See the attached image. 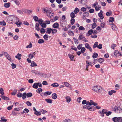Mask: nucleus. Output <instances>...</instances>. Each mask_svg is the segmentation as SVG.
Listing matches in <instances>:
<instances>
[{"label": "nucleus", "instance_id": "obj_2", "mask_svg": "<svg viewBox=\"0 0 122 122\" xmlns=\"http://www.w3.org/2000/svg\"><path fill=\"white\" fill-rule=\"evenodd\" d=\"M112 110L115 113H118L122 112V109L120 107L115 106L113 107Z\"/></svg>", "mask_w": 122, "mask_h": 122}, {"label": "nucleus", "instance_id": "obj_16", "mask_svg": "<svg viewBox=\"0 0 122 122\" xmlns=\"http://www.w3.org/2000/svg\"><path fill=\"white\" fill-rule=\"evenodd\" d=\"M1 98L4 100H8L9 99V98L7 97H6L5 96H3V95H1L0 96Z\"/></svg>", "mask_w": 122, "mask_h": 122}, {"label": "nucleus", "instance_id": "obj_8", "mask_svg": "<svg viewBox=\"0 0 122 122\" xmlns=\"http://www.w3.org/2000/svg\"><path fill=\"white\" fill-rule=\"evenodd\" d=\"M53 13H51V12H50L49 11L48 13H47V16L49 17H50L51 18H52L53 17V15H52Z\"/></svg>", "mask_w": 122, "mask_h": 122}, {"label": "nucleus", "instance_id": "obj_50", "mask_svg": "<svg viewBox=\"0 0 122 122\" xmlns=\"http://www.w3.org/2000/svg\"><path fill=\"white\" fill-rule=\"evenodd\" d=\"M86 50L85 47H83L82 48L81 50V52L82 53H84Z\"/></svg>", "mask_w": 122, "mask_h": 122}, {"label": "nucleus", "instance_id": "obj_52", "mask_svg": "<svg viewBox=\"0 0 122 122\" xmlns=\"http://www.w3.org/2000/svg\"><path fill=\"white\" fill-rule=\"evenodd\" d=\"M43 38L44 39L46 40H47L48 38V36L46 34L44 36Z\"/></svg>", "mask_w": 122, "mask_h": 122}, {"label": "nucleus", "instance_id": "obj_6", "mask_svg": "<svg viewBox=\"0 0 122 122\" xmlns=\"http://www.w3.org/2000/svg\"><path fill=\"white\" fill-rule=\"evenodd\" d=\"M12 21L15 23L19 22V19L16 16H13V18L12 19Z\"/></svg>", "mask_w": 122, "mask_h": 122}, {"label": "nucleus", "instance_id": "obj_19", "mask_svg": "<svg viewBox=\"0 0 122 122\" xmlns=\"http://www.w3.org/2000/svg\"><path fill=\"white\" fill-rule=\"evenodd\" d=\"M45 100L48 103H52V100L50 99H45Z\"/></svg>", "mask_w": 122, "mask_h": 122}, {"label": "nucleus", "instance_id": "obj_55", "mask_svg": "<svg viewBox=\"0 0 122 122\" xmlns=\"http://www.w3.org/2000/svg\"><path fill=\"white\" fill-rule=\"evenodd\" d=\"M28 56L30 59H32L34 57V56L33 55V54H32V53H30L28 55Z\"/></svg>", "mask_w": 122, "mask_h": 122}, {"label": "nucleus", "instance_id": "obj_49", "mask_svg": "<svg viewBox=\"0 0 122 122\" xmlns=\"http://www.w3.org/2000/svg\"><path fill=\"white\" fill-rule=\"evenodd\" d=\"M41 25L42 27L44 28H45L46 26V25L45 23L44 22L43 23H42L41 24V25Z\"/></svg>", "mask_w": 122, "mask_h": 122}, {"label": "nucleus", "instance_id": "obj_38", "mask_svg": "<svg viewBox=\"0 0 122 122\" xmlns=\"http://www.w3.org/2000/svg\"><path fill=\"white\" fill-rule=\"evenodd\" d=\"M6 24L4 20L1 21L0 22V24L2 25H5Z\"/></svg>", "mask_w": 122, "mask_h": 122}, {"label": "nucleus", "instance_id": "obj_20", "mask_svg": "<svg viewBox=\"0 0 122 122\" xmlns=\"http://www.w3.org/2000/svg\"><path fill=\"white\" fill-rule=\"evenodd\" d=\"M30 66L32 67L36 66L37 65L34 61H32L31 63Z\"/></svg>", "mask_w": 122, "mask_h": 122}, {"label": "nucleus", "instance_id": "obj_22", "mask_svg": "<svg viewBox=\"0 0 122 122\" xmlns=\"http://www.w3.org/2000/svg\"><path fill=\"white\" fill-rule=\"evenodd\" d=\"M68 35L70 36H73L74 34L72 31L71 30H69L68 32Z\"/></svg>", "mask_w": 122, "mask_h": 122}, {"label": "nucleus", "instance_id": "obj_24", "mask_svg": "<svg viewBox=\"0 0 122 122\" xmlns=\"http://www.w3.org/2000/svg\"><path fill=\"white\" fill-rule=\"evenodd\" d=\"M66 102H69L71 100L70 97L69 96H67L66 97Z\"/></svg>", "mask_w": 122, "mask_h": 122}, {"label": "nucleus", "instance_id": "obj_29", "mask_svg": "<svg viewBox=\"0 0 122 122\" xmlns=\"http://www.w3.org/2000/svg\"><path fill=\"white\" fill-rule=\"evenodd\" d=\"M33 87L34 88H37L38 86L37 84V83H34L33 85Z\"/></svg>", "mask_w": 122, "mask_h": 122}, {"label": "nucleus", "instance_id": "obj_37", "mask_svg": "<svg viewBox=\"0 0 122 122\" xmlns=\"http://www.w3.org/2000/svg\"><path fill=\"white\" fill-rule=\"evenodd\" d=\"M101 8L100 6L99 5L95 7V9L96 11H98Z\"/></svg>", "mask_w": 122, "mask_h": 122}, {"label": "nucleus", "instance_id": "obj_35", "mask_svg": "<svg viewBox=\"0 0 122 122\" xmlns=\"http://www.w3.org/2000/svg\"><path fill=\"white\" fill-rule=\"evenodd\" d=\"M70 21L71 24L73 25L75 23V20L74 18H71Z\"/></svg>", "mask_w": 122, "mask_h": 122}, {"label": "nucleus", "instance_id": "obj_58", "mask_svg": "<svg viewBox=\"0 0 122 122\" xmlns=\"http://www.w3.org/2000/svg\"><path fill=\"white\" fill-rule=\"evenodd\" d=\"M29 110L25 108L23 112L26 113L29 112Z\"/></svg>", "mask_w": 122, "mask_h": 122}, {"label": "nucleus", "instance_id": "obj_28", "mask_svg": "<svg viewBox=\"0 0 122 122\" xmlns=\"http://www.w3.org/2000/svg\"><path fill=\"white\" fill-rule=\"evenodd\" d=\"M98 56V54L96 53H94L92 55V57L94 59L96 58Z\"/></svg>", "mask_w": 122, "mask_h": 122}, {"label": "nucleus", "instance_id": "obj_44", "mask_svg": "<svg viewBox=\"0 0 122 122\" xmlns=\"http://www.w3.org/2000/svg\"><path fill=\"white\" fill-rule=\"evenodd\" d=\"M34 113L37 116L40 115H41V113H40V112H38L37 111H36L35 112H34Z\"/></svg>", "mask_w": 122, "mask_h": 122}, {"label": "nucleus", "instance_id": "obj_45", "mask_svg": "<svg viewBox=\"0 0 122 122\" xmlns=\"http://www.w3.org/2000/svg\"><path fill=\"white\" fill-rule=\"evenodd\" d=\"M114 18L113 17H110L109 19V21L110 22H111L112 23L114 21Z\"/></svg>", "mask_w": 122, "mask_h": 122}, {"label": "nucleus", "instance_id": "obj_43", "mask_svg": "<svg viewBox=\"0 0 122 122\" xmlns=\"http://www.w3.org/2000/svg\"><path fill=\"white\" fill-rule=\"evenodd\" d=\"M119 85L118 84H116L115 86V89L116 90H118L119 89Z\"/></svg>", "mask_w": 122, "mask_h": 122}, {"label": "nucleus", "instance_id": "obj_57", "mask_svg": "<svg viewBox=\"0 0 122 122\" xmlns=\"http://www.w3.org/2000/svg\"><path fill=\"white\" fill-rule=\"evenodd\" d=\"M32 47V44L31 43H30L29 44L26 46V48H30Z\"/></svg>", "mask_w": 122, "mask_h": 122}, {"label": "nucleus", "instance_id": "obj_13", "mask_svg": "<svg viewBox=\"0 0 122 122\" xmlns=\"http://www.w3.org/2000/svg\"><path fill=\"white\" fill-rule=\"evenodd\" d=\"M71 61H73L74 60V56L73 55L69 54L68 56Z\"/></svg>", "mask_w": 122, "mask_h": 122}, {"label": "nucleus", "instance_id": "obj_14", "mask_svg": "<svg viewBox=\"0 0 122 122\" xmlns=\"http://www.w3.org/2000/svg\"><path fill=\"white\" fill-rule=\"evenodd\" d=\"M10 3L9 2L5 3L4 4V6L5 7L8 8L10 6Z\"/></svg>", "mask_w": 122, "mask_h": 122}, {"label": "nucleus", "instance_id": "obj_31", "mask_svg": "<svg viewBox=\"0 0 122 122\" xmlns=\"http://www.w3.org/2000/svg\"><path fill=\"white\" fill-rule=\"evenodd\" d=\"M37 21H38L39 23L40 24V25L41 24L43 23V22H45V21H43V20L42 19H39Z\"/></svg>", "mask_w": 122, "mask_h": 122}, {"label": "nucleus", "instance_id": "obj_17", "mask_svg": "<svg viewBox=\"0 0 122 122\" xmlns=\"http://www.w3.org/2000/svg\"><path fill=\"white\" fill-rule=\"evenodd\" d=\"M51 85L54 87H57L59 85L57 83H55L51 84Z\"/></svg>", "mask_w": 122, "mask_h": 122}, {"label": "nucleus", "instance_id": "obj_42", "mask_svg": "<svg viewBox=\"0 0 122 122\" xmlns=\"http://www.w3.org/2000/svg\"><path fill=\"white\" fill-rule=\"evenodd\" d=\"M12 1L14 2L18 5L20 4L19 2L17 0H12Z\"/></svg>", "mask_w": 122, "mask_h": 122}, {"label": "nucleus", "instance_id": "obj_48", "mask_svg": "<svg viewBox=\"0 0 122 122\" xmlns=\"http://www.w3.org/2000/svg\"><path fill=\"white\" fill-rule=\"evenodd\" d=\"M17 92V90L15 89L14 90L13 92L11 93V94L12 95H15Z\"/></svg>", "mask_w": 122, "mask_h": 122}, {"label": "nucleus", "instance_id": "obj_41", "mask_svg": "<svg viewBox=\"0 0 122 122\" xmlns=\"http://www.w3.org/2000/svg\"><path fill=\"white\" fill-rule=\"evenodd\" d=\"M98 16L100 19H102L104 18V17L103 15L101 13H98Z\"/></svg>", "mask_w": 122, "mask_h": 122}, {"label": "nucleus", "instance_id": "obj_7", "mask_svg": "<svg viewBox=\"0 0 122 122\" xmlns=\"http://www.w3.org/2000/svg\"><path fill=\"white\" fill-rule=\"evenodd\" d=\"M85 46L86 48L88 49L90 51L92 52V49L88 43H86L85 44Z\"/></svg>", "mask_w": 122, "mask_h": 122}, {"label": "nucleus", "instance_id": "obj_62", "mask_svg": "<svg viewBox=\"0 0 122 122\" xmlns=\"http://www.w3.org/2000/svg\"><path fill=\"white\" fill-rule=\"evenodd\" d=\"M12 67V69H14L15 68L16 66V65L14 63L11 64Z\"/></svg>", "mask_w": 122, "mask_h": 122}, {"label": "nucleus", "instance_id": "obj_4", "mask_svg": "<svg viewBox=\"0 0 122 122\" xmlns=\"http://www.w3.org/2000/svg\"><path fill=\"white\" fill-rule=\"evenodd\" d=\"M107 110L105 109H103L102 111H98V113L100 114V115L102 117H103L104 116V114H106Z\"/></svg>", "mask_w": 122, "mask_h": 122}, {"label": "nucleus", "instance_id": "obj_10", "mask_svg": "<svg viewBox=\"0 0 122 122\" xmlns=\"http://www.w3.org/2000/svg\"><path fill=\"white\" fill-rule=\"evenodd\" d=\"M59 26V25L57 22H56L53 25V26L54 28H57Z\"/></svg>", "mask_w": 122, "mask_h": 122}, {"label": "nucleus", "instance_id": "obj_51", "mask_svg": "<svg viewBox=\"0 0 122 122\" xmlns=\"http://www.w3.org/2000/svg\"><path fill=\"white\" fill-rule=\"evenodd\" d=\"M64 84L66 87H68L69 86H71L70 84L67 82H65Z\"/></svg>", "mask_w": 122, "mask_h": 122}, {"label": "nucleus", "instance_id": "obj_40", "mask_svg": "<svg viewBox=\"0 0 122 122\" xmlns=\"http://www.w3.org/2000/svg\"><path fill=\"white\" fill-rule=\"evenodd\" d=\"M98 43L97 42H96L94 45L93 46V47L94 48H95L96 47H98Z\"/></svg>", "mask_w": 122, "mask_h": 122}, {"label": "nucleus", "instance_id": "obj_5", "mask_svg": "<svg viewBox=\"0 0 122 122\" xmlns=\"http://www.w3.org/2000/svg\"><path fill=\"white\" fill-rule=\"evenodd\" d=\"M3 53V54L4 53V55L5 56L7 59L9 60L10 61H11V58L10 56L8 53L6 52H4V53Z\"/></svg>", "mask_w": 122, "mask_h": 122}, {"label": "nucleus", "instance_id": "obj_53", "mask_svg": "<svg viewBox=\"0 0 122 122\" xmlns=\"http://www.w3.org/2000/svg\"><path fill=\"white\" fill-rule=\"evenodd\" d=\"M34 20L35 21H37L38 20V18L36 16H34L33 17Z\"/></svg>", "mask_w": 122, "mask_h": 122}, {"label": "nucleus", "instance_id": "obj_61", "mask_svg": "<svg viewBox=\"0 0 122 122\" xmlns=\"http://www.w3.org/2000/svg\"><path fill=\"white\" fill-rule=\"evenodd\" d=\"M82 46V44H80L78 45L77 46V48L79 50L81 49V47Z\"/></svg>", "mask_w": 122, "mask_h": 122}, {"label": "nucleus", "instance_id": "obj_64", "mask_svg": "<svg viewBox=\"0 0 122 122\" xmlns=\"http://www.w3.org/2000/svg\"><path fill=\"white\" fill-rule=\"evenodd\" d=\"M92 26V28L94 29L96 27L97 25L96 23H93Z\"/></svg>", "mask_w": 122, "mask_h": 122}, {"label": "nucleus", "instance_id": "obj_11", "mask_svg": "<svg viewBox=\"0 0 122 122\" xmlns=\"http://www.w3.org/2000/svg\"><path fill=\"white\" fill-rule=\"evenodd\" d=\"M52 92H46L44 93V95L46 96L47 95H50L51 94Z\"/></svg>", "mask_w": 122, "mask_h": 122}, {"label": "nucleus", "instance_id": "obj_25", "mask_svg": "<svg viewBox=\"0 0 122 122\" xmlns=\"http://www.w3.org/2000/svg\"><path fill=\"white\" fill-rule=\"evenodd\" d=\"M75 13L73 12H72L70 14V16L71 18H74L75 17Z\"/></svg>", "mask_w": 122, "mask_h": 122}, {"label": "nucleus", "instance_id": "obj_27", "mask_svg": "<svg viewBox=\"0 0 122 122\" xmlns=\"http://www.w3.org/2000/svg\"><path fill=\"white\" fill-rule=\"evenodd\" d=\"M116 92L115 91L112 90L111 91L109 92L108 94L110 95H111L113 93H115Z\"/></svg>", "mask_w": 122, "mask_h": 122}, {"label": "nucleus", "instance_id": "obj_32", "mask_svg": "<svg viewBox=\"0 0 122 122\" xmlns=\"http://www.w3.org/2000/svg\"><path fill=\"white\" fill-rule=\"evenodd\" d=\"M27 96L26 93L25 92L23 93L22 95V98L23 99H24L26 98V96Z\"/></svg>", "mask_w": 122, "mask_h": 122}, {"label": "nucleus", "instance_id": "obj_47", "mask_svg": "<svg viewBox=\"0 0 122 122\" xmlns=\"http://www.w3.org/2000/svg\"><path fill=\"white\" fill-rule=\"evenodd\" d=\"M93 30H89L88 32V33L90 35H91L93 33Z\"/></svg>", "mask_w": 122, "mask_h": 122}, {"label": "nucleus", "instance_id": "obj_3", "mask_svg": "<svg viewBox=\"0 0 122 122\" xmlns=\"http://www.w3.org/2000/svg\"><path fill=\"white\" fill-rule=\"evenodd\" d=\"M112 119L114 122H122V117H115Z\"/></svg>", "mask_w": 122, "mask_h": 122}, {"label": "nucleus", "instance_id": "obj_34", "mask_svg": "<svg viewBox=\"0 0 122 122\" xmlns=\"http://www.w3.org/2000/svg\"><path fill=\"white\" fill-rule=\"evenodd\" d=\"M98 60V61L100 63H102L104 61V59L102 58H100L99 59H97Z\"/></svg>", "mask_w": 122, "mask_h": 122}, {"label": "nucleus", "instance_id": "obj_30", "mask_svg": "<svg viewBox=\"0 0 122 122\" xmlns=\"http://www.w3.org/2000/svg\"><path fill=\"white\" fill-rule=\"evenodd\" d=\"M44 41L43 39H40L38 41V43L39 44L43 43L44 42Z\"/></svg>", "mask_w": 122, "mask_h": 122}, {"label": "nucleus", "instance_id": "obj_9", "mask_svg": "<svg viewBox=\"0 0 122 122\" xmlns=\"http://www.w3.org/2000/svg\"><path fill=\"white\" fill-rule=\"evenodd\" d=\"M110 25L113 29L115 30H117V28L116 26L113 23H112L111 24H110Z\"/></svg>", "mask_w": 122, "mask_h": 122}, {"label": "nucleus", "instance_id": "obj_18", "mask_svg": "<svg viewBox=\"0 0 122 122\" xmlns=\"http://www.w3.org/2000/svg\"><path fill=\"white\" fill-rule=\"evenodd\" d=\"M21 56V54L18 53L17 55L15 56V57L16 58L18 59V60H20L21 59L20 57Z\"/></svg>", "mask_w": 122, "mask_h": 122}, {"label": "nucleus", "instance_id": "obj_63", "mask_svg": "<svg viewBox=\"0 0 122 122\" xmlns=\"http://www.w3.org/2000/svg\"><path fill=\"white\" fill-rule=\"evenodd\" d=\"M12 113L13 115L14 116L18 114L17 112L14 111H12Z\"/></svg>", "mask_w": 122, "mask_h": 122}, {"label": "nucleus", "instance_id": "obj_56", "mask_svg": "<svg viewBox=\"0 0 122 122\" xmlns=\"http://www.w3.org/2000/svg\"><path fill=\"white\" fill-rule=\"evenodd\" d=\"M25 103L28 106H30L32 105L31 103L29 101H27Z\"/></svg>", "mask_w": 122, "mask_h": 122}, {"label": "nucleus", "instance_id": "obj_33", "mask_svg": "<svg viewBox=\"0 0 122 122\" xmlns=\"http://www.w3.org/2000/svg\"><path fill=\"white\" fill-rule=\"evenodd\" d=\"M79 11V10L77 8H76L74 11V13L76 14Z\"/></svg>", "mask_w": 122, "mask_h": 122}, {"label": "nucleus", "instance_id": "obj_36", "mask_svg": "<svg viewBox=\"0 0 122 122\" xmlns=\"http://www.w3.org/2000/svg\"><path fill=\"white\" fill-rule=\"evenodd\" d=\"M26 94L27 96L28 97H30L33 95L32 93L31 92L28 93Z\"/></svg>", "mask_w": 122, "mask_h": 122}, {"label": "nucleus", "instance_id": "obj_54", "mask_svg": "<svg viewBox=\"0 0 122 122\" xmlns=\"http://www.w3.org/2000/svg\"><path fill=\"white\" fill-rule=\"evenodd\" d=\"M42 89L41 88H39L36 91L38 93H40L42 92Z\"/></svg>", "mask_w": 122, "mask_h": 122}, {"label": "nucleus", "instance_id": "obj_46", "mask_svg": "<svg viewBox=\"0 0 122 122\" xmlns=\"http://www.w3.org/2000/svg\"><path fill=\"white\" fill-rule=\"evenodd\" d=\"M0 94L2 95H3L4 94V90L2 88H0Z\"/></svg>", "mask_w": 122, "mask_h": 122}, {"label": "nucleus", "instance_id": "obj_21", "mask_svg": "<svg viewBox=\"0 0 122 122\" xmlns=\"http://www.w3.org/2000/svg\"><path fill=\"white\" fill-rule=\"evenodd\" d=\"M52 98L54 99H55L57 97V95L55 93L53 94L52 95Z\"/></svg>", "mask_w": 122, "mask_h": 122}, {"label": "nucleus", "instance_id": "obj_1", "mask_svg": "<svg viewBox=\"0 0 122 122\" xmlns=\"http://www.w3.org/2000/svg\"><path fill=\"white\" fill-rule=\"evenodd\" d=\"M92 89L95 92L98 93H101L104 91V90L103 88L98 86H94L93 88Z\"/></svg>", "mask_w": 122, "mask_h": 122}, {"label": "nucleus", "instance_id": "obj_26", "mask_svg": "<svg viewBox=\"0 0 122 122\" xmlns=\"http://www.w3.org/2000/svg\"><path fill=\"white\" fill-rule=\"evenodd\" d=\"M94 107H91L88 106L87 109L89 111H93L94 110V108H93Z\"/></svg>", "mask_w": 122, "mask_h": 122}, {"label": "nucleus", "instance_id": "obj_39", "mask_svg": "<svg viewBox=\"0 0 122 122\" xmlns=\"http://www.w3.org/2000/svg\"><path fill=\"white\" fill-rule=\"evenodd\" d=\"M78 30H85V29L84 27L83 26H80L78 28Z\"/></svg>", "mask_w": 122, "mask_h": 122}, {"label": "nucleus", "instance_id": "obj_59", "mask_svg": "<svg viewBox=\"0 0 122 122\" xmlns=\"http://www.w3.org/2000/svg\"><path fill=\"white\" fill-rule=\"evenodd\" d=\"M41 33V34H43L45 32V30L44 29L42 28L40 30Z\"/></svg>", "mask_w": 122, "mask_h": 122}, {"label": "nucleus", "instance_id": "obj_60", "mask_svg": "<svg viewBox=\"0 0 122 122\" xmlns=\"http://www.w3.org/2000/svg\"><path fill=\"white\" fill-rule=\"evenodd\" d=\"M73 39L75 40V43L76 44H77L78 43V40L76 38H74Z\"/></svg>", "mask_w": 122, "mask_h": 122}, {"label": "nucleus", "instance_id": "obj_23", "mask_svg": "<svg viewBox=\"0 0 122 122\" xmlns=\"http://www.w3.org/2000/svg\"><path fill=\"white\" fill-rule=\"evenodd\" d=\"M52 34L53 35H54L57 32V30L55 29H52Z\"/></svg>", "mask_w": 122, "mask_h": 122}, {"label": "nucleus", "instance_id": "obj_12", "mask_svg": "<svg viewBox=\"0 0 122 122\" xmlns=\"http://www.w3.org/2000/svg\"><path fill=\"white\" fill-rule=\"evenodd\" d=\"M84 36H83L82 34L80 35L78 39L79 40H81L83 39L84 38Z\"/></svg>", "mask_w": 122, "mask_h": 122}, {"label": "nucleus", "instance_id": "obj_15", "mask_svg": "<svg viewBox=\"0 0 122 122\" xmlns=\"http://www.w3.org/2000/svg\"><path fill=\"white\" fill-rule=\"evenodd\" d=\"M47 32L46 33H48L49 34H50L51 33V31H52V29L50 28H46Z\"/></svg>", "mask_w": 122, "mask_h": 122}]
</instances>
